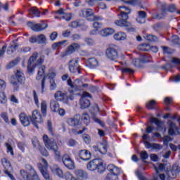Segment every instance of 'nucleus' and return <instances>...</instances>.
Wrapping results in <instances>:
<instances>
[{
    "mask_svg": "<svg viewBox=\"0 0 180 180\" xmlns=\"http://www.w3.org/2000/svg\"><path fill=\"white\" fill-rule=\"evenodd\" d=\"M1 162L4 168H5V169H9V168H11V162L9 161L8 158H1Z\"/></svg>",
    "mask_w": 180,
    "mask_h": 180,
    "instance_id": "nucleus-34",
    "label": "nucleus"
},
{
    "mask_svg": "<svg viewBox=\"0 0 180 180\" xmlns=\"http://www.w3.org/2000/svg\"><path fill=\"white\" fill-rule=\"evenodd\" d=\"M78 49H79V44L74 43L68 47L65 52L61 53L60 57H67V56L72 54L75 50H78Z\"/></svg>",
    "mask_w": 180,
    "mask_h": 180,
    "instance_id": "nucleus-14",
    "label": "nucleus"
},
{
    "mask_svg": "<svg viewBox=\"0 0 180 180\" xmlns=\"http://www.w3.org/2000/svg\"><path fill=\"white\" fill-rule=\"evenodd\" d=\"M56 174L59 178H62L64 179V173L63 172V170L60 168H57L56 169Z\"/></svg>",
    "mask_w": 180,
    "mask_h": 180,
    "instance_id": "nucleus-53",
    "label": "nucleus"
},
{
    "mask_svg": "<svg viewBox=\"0 0 180 180\" xmlns=\"http://www.w3.org/2000/svg\"><path fill=\"white\" fill-rule=\"evenodd\" d=\"M113 33H115V30L113 28H105L99 32L100 36H102L103 37L110 36L113 34Z\"/></svg>",
    "mask_w": 180,
    "mask_h": 180,
    "instance_id": "nucleus-22",
    "label": "nucleus"
},
{
    "mask_svg": "<svg viewBox=\"0 0 180 180\" xmlns=\"http://www.w3.org/2000/svg\"><path fill=\"white\" fill-rule=\"evenodd\" d=\"M150 122L152 123H155V124L157 126L158 130L159 131H162V130H163L164 133H165V131H167V128L164 126V123H162V122H161L158 118L151 117Z\"/></svg>",
    "mask_w": 180,
    "mask_h": 180,
    "instance_id": "nucleus-16",
    "label": "nucleus"
},
{
    "mask_svg": "<svg viewBox=\"0 0 180 180\" xmlns=\"http://www.w3.org/2000/svg\"><path fill=\"white\" fill-rule=\"evenodd\" d=\"M68 124L69 126L76 127V126H78V124H79V120L78 119V117L76 115L72 118H69L68 120Z\"/></svg>",
    "mask_w": 180,
    "mask_h": 180,
    "instance_id": "nucleus-29",
    "label": "nucleus"
},
{
    "mask_svg": "<svg viewBox=\"0 0 180 180\" xmlns=\"http://www.w3.org/2000/svg\"><path fill=\"white\" fill-rule=\"evenodd\" d=\"M171 43L173 46L179 43V37H178V35H174L172 37Z\"/></svg>",
    "mask_w": 180,
    "mask_h": 180,
    "instance_id": "nucleus-49",
    "label": "nucleus"
},
{
    "mask_svg": "<svg viewBox=\"0 0 180 180\" xmlns=\"http://www.w3.org/2000/svg\"><path fill=\"white\" fill-rule=\"evenodd\" d=\"M120 20H117L115 21V24L117 26H120V27H130L131 24L129 22H127V20H124L123 18L119 16Z\"/></svg>",
    "mask_w": 180,
    "mask_h": 180,
    "instance_id": "nucleus-18",
    "label": "nucleus"
},
{
    "mask_svg": "<svg viewBox=\"0 0 180 180\" xmlns=\"http://www.w3.org/2000/svg\"><path fill=\"white\" fill-rule=\"evenodd\" d=\"M50 89L54 91V89L57 88V84H56V82H54V79H50Z\"/></svg>",
    "mask_w": 180,
    "mask_h": 180,
    "instance_id": "nucleus-62",
    "label": "nucleus"
},
{
    "mask_svg": "<svg viewBox=\"0 0 180 180\" xmlns=\"http://www.w3.org/2000/svg\"><path fill=\"white\" fill-rule=\"evenodd\" d=\"M81 15L84 16V18H89V16H91L92 20H94V18H96V16H94V11L90 8L82 10Z\"/></svg>",
    "mask_w": 180,
    "mask_h": 180,
    "instance_id": "nucleus-28",
    "label": "nucleus"
},
{
    "mask_svg": "<svg viewBox=\"0 0 180 180\" xmlns=\"http://www.w3.org/2000/svg\"><path fill=\"white\" fill-rule=\"evenodd\" d=\"M82 86H87V84H84L82 81L78 79L75 80L73 83V89H75V91H78L79 89H80V88H82Z\"/></svg>",
    "mask_w": 180,
    "mask_h": 180,
    "instance_id": "nucleus-30",
    "label": "nucleus"
},
{
    "mask_svg": "<svg viewBox=\"0 0 180 180\" xmlns=\"http://www.w3.org/2000/svg\"><path fill=\"white\" fill-rule=\"evenodd\" d=\"M119 11L120 12V14L118 15V16H120V18H123L124 20L129 19V15L131 13V10L129 7L126 6H120Z\"/></svg>",
    "mask_w": 180,
    "mask_h": 180,
    "instance_id": "nucleus-15",
    "label": "nucleus"
},
{
    "mask_svg": "<svg viewBox=\"0 0 180 180\" xmlns=\"http://www.w3.org/2000/svg\"><path fill=\"white\" fill-rule=\"evenodd\" d=\"M167 172V180H172L176 178V172L175 170H168Z\"/></svg>",
    "mask_w": 180,
    "mask_h": 180,
    "instance_id": "nucleus-39",
    "label": "nucleus"
},
{
    "mask_svg": "<svg viewBox=\"0 0 180 180\" xmlns=\"http://www.w3.org/2000/svg\"><path fill=\"white\" fill-rule=\"evenodd\" d=\"M139 16L136 18L138 23H146V18H147V13L146 11H139Z\"/></svg>",
    "mask_w": 180,
    "mask_h": 180,
    "instance_id": "nucleus-25",
    "label": "nucleus"
},
{
    "mask_svg": "<svg viewBox=\"0 0 180 180\" xmlns=\"http://www.w3.org/2000/svg\"><path fill=\"white\" fill-rule=\"evenodd\" d=\"M82 137H83L84 141H85L86 144H89V143H91V136H89V135L84 134L82 136Z\"/></svg>",
    "mask_w": 180,
    "mask_h": 180,
    "instance_id": "nucleus-58",
    "label": "nucleus"
},
{
    "mask_svg": "<svg viewBox=\"0 0 180 180\" xmlns=\"http://www.w3.org/2000/svg\"><path fill=\"white\" fill-rule=\"evenodd\" d=\"M20 122L25 127H27V126H30V120H29V117L25 113L22 112L19 115Z\"/></svg>",
    "mask_w": 180,
    "mask_h": 180,
    "instance_id": "nucleus-20",
    "label": "nucleus"
},
{
    "mask_svg": "<svg viewBox=\"0 0 180 180\" xmlns=\"http://www.w3.org/2000/svg\"><path fill=\"white\" fill-rule=\"evenodd\" d=\"M148 47H149L148 44H143L139 46V50H141V51H147Z\"/></svg>",
    "mask_w": 180,
    "mask_h": 180,
    "instance_id": "nucleus-60",
    "label": "nucleus"
},
{
    "mask_svg": "<svg viewBox=\"0 0 180 180\" xmlns=\"http://www.w3.org/2000/svg\"><path fill=\"white\" fill-rule=\"evenodd\" d=\"M18 147L21 151H25V148L26 147V144L25 142H18Z\"/></svg>",
    "mask_w": 180,
    "mask_h": 180,
    "instance_id": "nucleus-59",
    "label": "nucleus"
},
{
    "mask_svg": "<svg viewBox=\"0 0 180 180\" xmlns=\"http://www.w3.org/2000/svg\"><path fill=\"white\" fill-rule=\"evenodd\" d=\"M146 148H153V150H162V146L160 143H150V142L145 141L143 142Z\"/></svg>",
    "mask_w": 180,
    "mask_h": 180,
    "instance_id": "nucleus-21",
    "label": "nucleus"
},
{
    "mask_svg": "<svg viewBox=\"0 0 180 180\" xmlns=\"http://www.w3.org/2000/svg\"><path fill=\"white\" fill-rule=\"evenodd\" d=\"M25 168L27 171H30L29 174L25 170H20V175L22 176V178L27 179V180H40L39 176L36 172V170L33 169V167L30 165H26Z\"/></svg>",
    "mask_w": 180,
    "mask_h": 180,
    "instance_id": "nucleus-3",
    "label": "nucleus"
},
{
    "mask_svg": "<svg viewBox=\"0 0 180 180\" xmlns=\"http://www.w3.org/2000/svg\"><path fill=\"white\" fill-rule=\"evenodd\" d=\"M37 38L38 44H46V42L47 41V38L46 37V35L41 34H39Z\"/></svg>",
    "mask_w": 180,
    "mask_h": 180,
    "instance_id": "nucleus-37",
    "label": "nucleus"
},
{
    "mask_svg": "<svg viewBox=\"0 0 180 180\" xmlns=\"http://www.w3.org/2000/svg\"><path fill=\"white\" fill-rule=\"evenodd\" d=\"M30 120L33 126H34V127L37 129H39V124L43 123V117H41V114H40V112L37 110L32 111Z\"/></svg>",
    "mask_w": 180,
    "mask_h": 180,
    "instance_id": "nucleus-6",
    "label": "nucleus"
},
{
    "mask_svg": "<svg viewBox=\"0 0 180 180\" xmlns=\"http://www.w3.org/2000/svg\"><path fill=\"white\" fill-rule=\"evenodd\" d=\"M50 108L51 112H53L54 113H57V112H58V109L60 108V104H58V102L54 100H51Z\"/></svg>",
    "mask_w": 180,
    "mask_h": 180,
    "instance_id": "nucleus-27",
    "label": "nucleus"
},
{
    "mask_svg": "<svg viewBox=\"0 0 180 180\" xmlns=\"http://www.w3.org/2000/svg\"><path fill=\"white\" fill-rule=\"evenodd\" d=\"M94 22H93V27L96 30L99 31V29L102 27V23L99 22L98 20H102V18L101 17H93V20Z\"/></svg>",
    "mask_w": 180,
    "mask_h": 180,
    "instance_id": "nucleus-26",
    "label": "nucleus"
},
{
    "mask_svg": "<svg viewBox=\"0 0 180 180\" xmlns=\"http://www.w3.org/2000/svg\"><path fill=\"white\" fill-rule=\"evenodd\" d=\"M171 63H172V64H176V65H180V59H178L176 58H172L171 60Z\"/></svg>",
    "mask_w": 180,
    "mask_h": 180,
    "instance_id": "nucleus-64",
    "label": "nucleus"
},
{
    "mask_svg": "<svg viewBox=\"0 0 180 180\" xmlns=\"http://www.w3.org/2000/svg\"><path fill=\"white\" fill-rule=\"evenodd\" d=\"M43 141L45 147L54 153L56 158H60L61 157V153L58 150V145H57V142H56L54 139H50L47 135H44Z\"/></svg>",
    "mask_w": 180,
    "mask_h": 180,
    "instance_id": "nucleus-1",
    "label": "nucleus"
},
{
    "mask_svg": "<svg viewBox=\"0 0 180 180\" xmlns=\"http://www.w3.org/2000/svg\"><path fill=\"white\" fill-rule=\"evenodd\" d=\"M69 70L72 74H81V67L78 65V60L72 59L68 63Z\"/></svg>",
    "mask_w": 180,
    "mask_h": 180,
    "instance_id": "nucleus-7",
    "label": "nucleus"
},
{
    "mask_svg": "<svg viewBox=\"0 0 180 180\" xmlns=\"http://www.w3.org/2000/svg\"><path fill=\"white\" fill-rule=\"evenodd\" d=\"M141 63H148V60H140V59H135L132 61L133 65L134 67H140Z\"/></svg>",
    "mask_w": 180,
    "mask_h": 180,
    "instance_id": "nucleus-45",
    "label": "nucleus"
},
{
    "mask_svg": "<svg viewBox=\"0 0 180 180\" xmlns=\"http://www.w3.org/2000/svg\"><path fill=\"white\" fill-rule=\"evenodd\" d=\"M87 169H89V171H95L97 169L98 172L102 174V172L105 171V166H103L102 160L94 159L87 164Z\"/></svg>",
    "mask_w": 180,
    "mask_h": 180,
    "instance_id": "nucleus-4",
    "label": "nucleus"
},
{
    "mask_svg": "<svg viewBox=\"0 0 180 180\" xmlns=\"http://www.w3.org/2000/svg\"><path fill=\"white\" fill-rule=\"evenodd\" d=\"M93 120L94 122H95V123H98V124H100V126H102V127L105 126L103 121L99 120V118L96 117H93Z\"/></svg>",
    "mask_w": 180,
    "mask_h": 180,
    "instance_id": "nucleus-57",
    "label": "nucleus"
},
{
    "mask_svg": "<svg viewBox=\"0 0 180 180\" xmlns=\"http://www.w3.org/2000/svg\"><path fill=\"white\" fill-rule=\"evenodd\" d=\"M127 38V35L124 32H117L114 34V39L117 40V41L126 40Z\"/></svg>",
    "mask_w": 180,
    "mask_h": 180,
    "instance_id": "nucleus-32",
    "label": "nucleus"
},
{
    "mask_svg": "<svg viewBox=\"0 0 180 180\" xmlns=\"http://www.w3.org/2000/svg\"><path fill=\"white\" fill-rule=\"evenodd\" d=\"M84 41L88 46H94V44H95V40L92 38H85Z\"/></svg>",
    "mask_w": 180,
    "mask_h": 180,
    "instance_id": "nucleus-52",
    "label": "nucleus"
},
{
    "mask_svg": "<svg viewBox=\"0 0 180 180\" xmlns=\"http://www.w3.org/2000/svg\"><path fill=\"white\" fill-rule=\"evenodd\" d=\"M108 151V147L106 145H104L103 143L100 144V153L101 154H106Z\"/></svg>",
    "mask_w": 180,
    "mask_h": 180,
    "instance_id": "nucleus-50",
    "label": "nucleus"
},
{
    "mask_svg": "<svg viewBox=\"0 0 180 180\" xmlns=\"http://www.w3.org/2000/svg\"><path fill=\"white\" fill-rule=\"evenodd\" d=\"M66 97H67V94L62 91H58L55 94V99H56V101H64V99H65Z\"/></svg>",
    "mask_w": 180,
    "mask_h": 180,
    "instance_id": "nucleus-33",
    "label": "nucleus"
},
{
    "mask_svg": "<svg viewBox=\"0 0 180 180\" xmlns=\"http://www.w3.org/2000/svg\"><path fill=\"white\" fill-rule=\"evenodd\" d=\"M79 157L83 161H89L91 160V152L86 150H81L79 152Z\"/></svg>",
    "mask_w": 180,
    "mask_h": 180,
    "instance_id": "nucleus-19",
    "label": "nucleus"
},
{
    "mask_svg": "<svg viewBox=\"0 0 180 180\" xmlns=\"http://www.w3.org/2000/svg\"><path fill=\"white\" fill-rule=\"evenodd\" d=\"M157 175H158V173L160 171H165V172H167L169 168H171V165L169 164H165V163H159L156 166L154 167Z\"/></svg>",
    "mask_w": 180,
    "mask_h": 180,
    "instance_id": "nucleus-17",
    "label": "nucleus"
},
{
    "mask_svg": "<svg viewBox=\"0 0 180 180\" xmlns=\"http://www.w3.org/2000/svg\"><path fill=\"white\" fill-rule=\"evenodd\" d=\"M41 161L42 164H44V167L39 166V169L41 172V174L42 176H44L45 180H53L51 179V177H50V174H49V172L47 171V167H49V165L47 163V160L44 158H41Z\"/></svg>",
    "mask_w": 180,
    "mask_h": 180,
    "instance_id": "nucleus-10",
    "label": "nucleus"
},
{
    "mask_svg": "<svg viewBox=\"0 0 180 180\" xmlns=\"http://www.w3.org/2000/svg\"><path fill=\"white\" fill-rule=\"evenodd\" d=\"M1 117L4 120V122H6V123H9V118H8V114H6V112H2L1 114Z\"/></svg>",
    "mask_w": 180,
    "mask_h": 180,
    "instance_id": "nucleus-63",
    "label": "nucleus"
},
{
    "mask_svg": "<svg viewBox=\"0 0 180 180\" xmlns=\"http://www.w3.org/2000/svg\"><path fill=\"white\" fill-rule=\"evenodd\" d=\"M30 18H40V11L37 7H32L28 10Z\"/></svg>",
    "mask_w": 180,
    "mask_h": 180,
    "instance_id": "nucleus-23",
    "label": "nucleus"
},
{
    "mask_svg": "<svg viewBox=\"0 0 180 180\" xmlns=\"http://www.w3.org/2000/svg\"><path fill=\"white\" fill-rule=\"evenodd\" d=\"M41 112L43 116H46L47 115V102L46 101H42L41 102Z\"/></svg>",
    "mask_w": 180,
    "mask_h": 180,
    "instance_id": "nucleus-36",
    "label": "nucleus"
},
{
    "mask_svg": "<svg viewBox=\"0 0 180 180\" xmlns=\"http://www.w3.org/2000/svg\"><path fill=\"white\" fill-rule=\"evenodd\" d=\"M168 124H169L168 133L169 136H174V134H175V131L178 130V127L172 121H169Z\"/></svg>",
    "mask_w": 180,
    "mask_h": 180,
    "instance_id": "nucleus-24",
    "label": "nucleus"
},
{
    "mask_svg": "<svg viewBox=\"0 0 180 180\" xmlns=\"http://www.w3.org/2000/svg\"><path fill=\"white\" fill-rule=\"evenodd\" d=\"M6 88V83L3 79H0V91H5Z\"/></svg>",
    "mask_w": 180,
    "mask_h": 180,
    "instance_id": "nucleus-54",
    "label": "nucleus"
},
{
    "mask_svg": "<svg viewBox=\"0 0 180 180\" xmlns=\"http://www.w3.org/2000/svg\"><path fill=\"white\" fill-rule=\"evenodd\" d=\"M45 70H46V65H41L38 70L37 76V79L38 81H39V79H41V78H43L41 81L42 92H44V86L46 85V77H44Z\"/></svg>",
    "mask_w": 180,
    "mask_h": 180,
    "instance_id": "nucleus-11",
    "label": "nucleus"
},
{
    "mask_svg": "<svg viewBox=\"0 0 180 180\" xmlns=\"http://www.w3.org/2000/svg\"><path fill=\"white\" fill-rule=\"evenodd\" d=\"M11 83L13 86H15V91H18V89H19V84H20V82L18 81L15 75L11 77Z\"/></svg>",
    "mask_w": 180,
    "mask_h": 180,
    "instance_id": "nucleus-38",
    "label": "nucleus"
},
{
    "mask_svg": "<svg viewBox=\"0 0 180 180\" xmlns=\"http://www.w3.org/2000/svg\"><path fill=\"white\" fill-rule=\"evenodd\" d=\"M15 77L17 78V81L22 84L23 81H25V76L23 75V72L20 70H18L15 73Z\"/></svg>",
    "mask_w": 180,
    "mask_h": 180,
    "instance_id": "nucleus-40",
    "label": "nucleus"
},
{
    "mask_svg": "<svg viewBox=\"0 0 180 180\" xmlns=\"http://www.w3.org/2000/svg\"><path fill=\"white\" fill-rule=\"evenodd\" d=\"M65 43H67V40L56 42L52 45V49L53 50H57V49H60V47H61V46H63V44H65Z\"/></svg>",
    "mask_w": 180,
    "mask_h": 180,
    "instance_id": "nucleus-44",
    "label": "nucleus"
},
{
    "mask_svg": "<svg viewBox=\"0 0 180 180\" xmlns=\"http://www.w3.org/2000/svg\"><path fill=\"white\" fill-rule=\"evenodd\" d=\"M88 64L91 68H96V67H98L99 63L96 58H91L89 59Z\"/></svg>",
    "mask_w": 180,
    "mask_h": 180,
    "instance_id": "nucleus-35",
    "label": "nucleus"
},
{
    "mask_svg": "<svg viewBox=\"0 0 180 180\" xmlns=\"http://www.w3.org/2000/svg\"><path fill=\"white\" fill-rule=\"evenodd\" d=\"M38 56L39 53L34 52L30 58L27 65V70L29 72H33V71H34V65H37V64H43V63H44V56H41L37 60ZM36 60H37V63H34Z\"/></svg>",
    "mask_w": 180,
    "mask_h": 180,
    "instance_id": "nucleus-2",
    "label": "nucleus"
},
{
    "mask_svg": "<svg viewBox=\"0 0 180 180\" xmlns=\"http://www.w3.org/2000/svg\"><path fill=\"white\" fill-rule=\"evenodd\" d=\"M8 99L6 98V96H5L4 92H0V103L5 105Z\"/></svg>",
    "mask_w": 180,
    "mask_h": 180,
    "instance_id": "nucleus-46",
    "label": "nucleus"
},
{
    "mask_svg": "<svg viewBox=\"0 0 180 180\" xmlns=\"http://www.w3.org/2000/svg\"><path fill=\"white\" fill-rule=\"evenodd\" d=\"M28 27H30L34 32H41L44 29H47V24L46 23H34L32 22H27Z\"/></svg>",
    "mask_w": 180,
    "mask_h": 180,
    "instance_id": "nucleus-12",
    "label": "nucleus"
},
{
    "mask_svg": "<svg viewBox=\"0 0 180 180\" xmlns=\"http://www.w3.org/2000/svg\"><path fill=\"white\" fill-rule=\"evenodd\" d=\"M18 47H19V45L18 44L13 43L8 48L7 54H12V53L16 51Z\"/></svg>",
    "mask_w": 180,
    "mask_h": 180,
    "instance_id": "nucleus-41",
    "label": "nucleus"
},
{
    "mask_svg": "<svg viewBox=\"0 0 180 180\" xmlns=\"http://www.w3.org/2000/svg\"><path fill=\"white\" fill-rule=\"evenodd\" d=\"M71 18H72V16L71 15V13H65L63 14V15L62 16V19H65V20H67V22H70V20H71Z\"/></svg>",
    "mask_w": 180,
    "mask_h": 180,
    "instance_id": "nucleus-55",
    "label": "nucleus"
},
{
    "mask_svg": "<svg viewBox=\"0 0 180 180\" xmlns=\"http://www.w3.org/2000/svg\"><path fill=\"white\" fill-rule=\"evenodd\" d=\"M75 174L77 178H83L84 179H86L88 178V173H86L85 170L77 169L75 171Z\"/></svg>",
    "mask_w": 180,
    "mask_h": 180,
    "instance_id": "nucleus-31",
    "label": "nucleus"
},
{
    "mask_svg": "<svg viewBox=\"0 0 180 180\" xmlns=\"http://www.w3.org/2000/svg\"><path fill=\"white\" fill-rule=\"evenodd\" d=\"M86 98H91V94L86 91H84L80 99L81 109H86L91 105V102Z\"/></svg>",
    "mask_w": 180,
    "mask_h": 180,
    "instance_id": "nucleus-13",
    "label": "nucleus"
},
{
    "mask_svg": "<svg viewBox=\"0 0 180 180\" xmlns=\"http://www.w3.org/2000/svg\"><path fill=\"white\" fill-rule=\"evenodd\" d=\"M62 162L63 165H65L66 168H68V169H74V168H75V163L68 154H64L63 155Z\"/></svg>",
    "mask_w": 180,
    "mask_h": 180,
    "instance_id": "nucleus-9",
    "label": "nucleus"
},
{
    "mask_svg": "<svg viewBox=\"0 0 180 180\" xmlns=\"http://www.w3.org/2000/svg\"><path fill=\"white\" fill-rule=\"evenodd\" d=\"M144 39H146V40H148V41H157L158 40V38L155 35L150 34H146L144 36Z\"/></svg>",
    "mask_w": 180,
    "mask_h": 180,
    "instance_id": "nucleus-43",
    "label": "nucleus"
},
{
    "mask_svg": "<svg viewBox=\"0 0 180 180\" xmlns=\"http://www.w3.org/2000/svg\"><path fill=\"white\" fill-rule=\"evenodd\" d=\"M33 97L35 102V105H37V106H39V97L37 96V94L34 90L33 91Z\"/></svg>",
    "mask_w": 180,
    "mask_h": 180,
    "instance_id": "nucleus-61",
    "label": "nucleus"
},
{
    "mask_svg": "<svg viewBox=\"0 0 180 180\" xmlns=\"http://www.w3.org/2000/svg\"><path fill=\"white\" fill-rule=\"evenodd\" d=\"M107 169L110 172L108 178H110V180H117V175L120 174V169L113 165H109Z\"/></svg>",
    "mask_w": 180,
    "mask_h": 180,
    "instance_id": "nucleus-8",
    "label": "nucleus"
},
{
    "mask_svg": "<svg viewBox=\"0 0 180 180\" xmlns=\"http://www.w3.org/2000/svg\"><path fill=\"white\" fill-rule=\"evenodd\" d=\"M141 159L143 162H146V160L148 158V153H147V151L143 150L141 152Z\"/></svg>",
    "mask_w": 180,
    "mask_h": 180,
    "instance_id": "nucleus-47",
    "label": "nucleus"
},
{
    "mask_svg": "<svg viewBox=\"0 0 180 180\" xmlns=\"http://www.w3.org/2000/svg\"><path fill=\"white\" fill-rule=\"evenodd\" d=\"M155 101L154 100H152L150 101H148L147 103H146V108L147 109H154V107L155 106Z\"/></svg>",
    "mask_w": 180,
    "mask_h": 180,
    "instance_id": "nucleus-48",
    "label": "nucleus"
},
{
    "mask_svg": "<svg viewBox=\"0 0 180 180\" xmlns=\"http://www.w3.org/2000/svg\"><path fill=\"white\" fill-rule=\"evenodd\" d=\"M82 120H83L84 123H85L86 125L88 126V124H89L91 122V118L89 117V115L86 112H84V114H82Z\"/></svg>",
    "mask_w": 180,
    "mask_h": 180,
    "instance_id": "nucleus-42",
    "label": "nucleus"
},
{
    "mask_svg": "<svg viewBox=\"0 0 180 180\" xmlns=\"http://www.w3.org/2000/svg\"><path fill=\"white\" fill-rule=\"evenodd\" d=\"M124 4H128L129 5H136L137 0H121Z\"/></svg>",
    "mask_w": 180,
    "mask_h": 180,
    "instance_id": "nucleus-56",
    "label": "nucleus"
},
{
    "mask_svg": "<svg viewBox=\"0 0 180 180\" xmlns=\"http://www.w3.org/2000/svg\"><path fill=\"white\" fill-rule=\"evenodd\" d=\"M105 56L107 58L111 60V61H116L119 58V51H117V46L109 47L105 51Z\"/></svg>",
    "mask_w": 180,
    "mask_h": 180,
    "instance_id": "nucleus-5",
    "label": "nucleus"
},
{
    "mask_svg": "<svg viewBox=\"0 0 180 180\" xmlns=\"http://www.w3.org/2000/svg\"><path fill=\"white\" fill-rule=\"evenodd\" d=\"M5 146L7 148V153H10L11 155H14L13 148H12V146H11V144H9L8 143H6Z\"/></svg>",
    "mask_w": 180,
    "mask_h": 180,
    "instance_id": "nucleus-51",
    "label": "nucleus"
}]
</instances>
